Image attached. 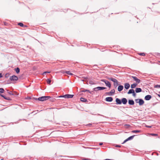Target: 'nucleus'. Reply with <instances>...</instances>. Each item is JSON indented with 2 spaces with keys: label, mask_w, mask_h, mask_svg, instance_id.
<instances>
[{
  "label": "nucleus",
  "mask_w": 160,
  "mask_h": 160,
  "mask_svg": "<svg viewBox=\"0 0 160 160\" xmlns=\"http://www.w3.org/2000/svg\"><path fill=\"white\" fill-rule=\"evenodd\" d=\"M139 55L142 56L145 55V54L144 53H141L139 54Z\"/></svg>",
  "instance_id": "31"
},
{
  "label": "nucleus",
  "mask_w": 160,
  "mask_h": 160,
  "mask_svg": "<svg viewBox=\"0 0 160 160\" xmlns=\"http://www.w3.org/2000/svg\"><path fill=\"white\" fill-rule=\"evenodd\" d=\"M134 90L133 89H130L128 92V94H130L131 93H134Z\"/></svg>",
  "instance_id": "17"
},
{
  "label": "nucleus",
  "mask_w": 160,
  "mask_h": 160,
  "mask_svg": "<svg viewBox=\"0 0 160 160\" xmlns=\"http://www.w3.org/2000/svg\"><path fill=\"white\" fill-rule=\"evenodd\" d=\"M135 100L137 103H139L140 106L143 105L144 103V101L142 99H137Z\"/></svg>",
  "instance_id": "4"
},
{
  "label": "nucleus",
  "mask_w": 160,
  "mask_h": 160,
  "mask_svg": "<svg viewBox=\"0 0 160 160\" xmlns=\"http://www.w3.org/2000/svg\"><path fill=\"white\" fill-rule=\"evenodd\" d=\"M134 135H133V136H132L129 137L128 138H127L124 141V142L122 143V144H123V143H125L128 140H129L132 139L133 138H134Z\"/></svg>",
  "instance_id": "8"
},
{
  "label": "nucleus",
  "mask_w": 160,
  "mask_h": 160,
  "mask_svg": "<svg viewBox=\"0 0 160 160\" xmlns=\"http://www.w3.org/2000/svg\"><path fill=\"white\" fill-rule=\"evenodd\" d=\"M82 160H89V159L88 158H83Z\"/></svg>",
  "instance_id": "38"
},
{
  "label": "nucleus",
  "mask_w": 160,
  "mask_h": 160,
  "mask_svg": "<svg viewBox=\"0 0 160 160\" xmlns=\"http://www.w3.org/2000/svg\"><path fill=\"white\" fill-rule=\"evenodd\" d=\"M73 95L70 94H66L63 96H61L59 97V98H72Z\"/></svg>",
  "instance_id": "2"
},
{
  "label": "nucleus",
  "mask_w": 160,
  "mask_h": 160,
  "mask_svg": "<svg viewBox=\"0 0 160 160\" xmlns=\"http://www.w3.org/2000/svg\"><path fill=\"white\" fill-rule=\"evenodd\" d=\"M101 81L104 82L106 86L108 87L109 88H110L111 84L109 82L105 79L101 80Z\"/></svg>",
  "instance_id": "5"
},
{
  "label": "nucleus",
  "mask_w": 160,
  "mask_h": 160,
  "mask_svg": "<svg viewBox=\"0 0 160 160\" xmlns=\"http://www.w3.org/2000/svg\"><path fill=\"white\" fill-rule=\"evenodd\" d=\"M108 79L110 80H111V81H112L114 82H117V80L116 79H115V78H108Z\"/></svg>",
  "instance_id": "19"
},
{
  "label": "nucleus",
  "mask_w": 160,
  "mask_h": 160,
  "mask_svg": "<svg viewBox=\"0 0 160 160\" xmlns=\"http://www.w3.org/2000/svg\"><path fill=\"white\" fill-rule=\"evenodd\" d=\"M15 70L17 73H18L20 72V69L18 68H15Z\"/></svg>",
  "instance_id": "23"
},
{
  "label": "nucleus",
  "mask_w": 160,
  "mask_h": 160,
  "mask_svg": "<svg viewBox=\"0 0 160 160\" xmlns=\"http://www.w3.org/2000/svg\"><path fill=\"white\" fill-rule=\"evenodd\" d=\"M141 91L142 89L140 88H137L135 90V91L137 93L140 92H141Z\"/></svg>",
  "instance_id": "16"
},
{
  "label": "nucleus",
  "mask_w": 160,
  "mask_h": 160,
  "mask_svg": "<svg viewBox=\"0 0 160 160\" xmlns=\"http://www.w3.org/2000/svg\"><path fill=\"white\" fill-rule=\"evenodd\" d=\"M4 98L5 99H7V100H9V99H10L8 97H5V98Z\"/></svg>",
  "instance_id": "33"
},
{
  "label": "nucleus",
  "mask_w": 160,
  "mask_h": 160,
  "mask_svg": "<svg viewBox=\"0 0 160 160\" xmlns=\"http://www.w3.org/2000/svg\"><path fill=\"white\" fill-rule=\"evenodd\" d=\"M125 126H127V127H129L130 126L129 124H126L125 125Z\"/></svg>",
  "instance_id": "39"
},
{
  "label": "nucleus",
  "mask_w": 160,
  "mask_h": 160,
  "mask_svg": "<svg viewBox=\"0 0 160 160\" xmlns=\"http://www.w3.org/2000/svg\"><path fill=\"white\" fill-rule=\"evenodd\" d=\"M80 100L81 101L83 102H85L87 101V100L85 98H80Z\"/></svg>",
  "instance_id": "22"
},
{
  "label": "nucleus",
  "mask_w": 160,
  "mask_h": 160,
  "mask_svg": "<svg viewBox=\"0 0 160 160\" xmlns=\"http://www.w3.org/2000/svg\"><path fill=\"white\" fill-rule=\"evenodd\" d=\"M88 92H89L90 93H92V92H90L89 91Z\"/></svg>",
  "instance_id": "45"
},
{
  "label": "nucleus",
  "mask_w": 160,
  "mask_h": 160,
  "mask_svg": "<svg viewBox=\"0 0 160 160\" xmlns=\"http://www.w3.org/2000/svg\"><path fill=\"white\" fill-rule=\"evenodd\" d=\"M118 85V81L117 80L116 82H114V85L115 87H117Z\"/></svg>",
  "instance_id": "24"
},
{
  "label": "nucleus",
  "mask_w": 160,
  "mask_h": 160,
  "mask_svg": "<svg viewBox=\"0 0 160 160\" xmlns=\"http://www.w3.org/2000/svg\"><path fill=\"white\" fill-rule=\"evenodd\" d=\"M50 96H42L39 97L38 98V100L39 101H43L47 100L49 98H50Z\"/></svg>",
  "instance_id": "1"
},
{
  "label": "nucleus",
  "mask_w": 160,
  "mask_h": 160,
  "mask_svg": "<svg viewBox=\"0 0 160 160\" xmlns=\"http://www.w3.org/2000/svg\"><path fill=\"white\" fill-rule=\"evenodd\" d=\"M116 147H121L120 146H119V145H117L116 146Z\"/></svg>",
  "instance_id": "41"
},
{
  "label": "nucleus",
  "mask_w": 160,
  "mask_h": 160,
  "mask_svg": "<svg viewBox=\"0 0 160 160\" xmlns=\"http://www.w3.org/2000/svg\"><path fill=\"white\" fill-rule=\"evenodd\" d=\"M88 91H89V90H84L82 91V92H88Z\"/></svg>",
  "instance_id": "34"
},
{
  "label": "nucleus",
  "mask_w": 160,
  "mask_h": 160,
  "mask_svg": "<svg viewBox=\"0 0 160 160\" xmlns=\"http://www.w3.org/2000/svg\"><path fill=\"white\" fill-rule=\"evenodd\" d=\"M50 72H44L43 73L42 75H44V74H46V73H50Z\"/></svg>",
  "instance_id": "29"
},
{
  "label": "nucleus",
  "mask_w": 160,
  "mask_h": 160,
  "mask_svg": "<svg viewBox=\"0 0 160 160\" xmlns=\"http://www.w3.org/2000/svg\"><path fill=\"white\" fill-rule=\"evenodd\" d=\"M66 73L69 75H72L73 74L71 73L70 71H66L65 72Z\"/></svg>",
  "instance_id": "26"
},
{
  "label": "nucleus",
  "mask_w": 160,
  "mask_h": 160,
  "mask_svg": "<svg viewBox=\"0 0 160 160\" xmlns=\"http://www.w3.org/2000/svg\"><path fill=\"white\" fill-rule=\"evenodd\" d=\"M137 85V83H133L131 85V87L132 88H135Z\"/></svg>",
  "instance_id": "18"
},
{
  "label": "nucleus",
  "mask_w": 160,
  "mask_h": 160,
  "mask_svg": "<svg viewBox=\"0 0 160 160\" xmlns=\"http://www.w3.org/2000/svg\"><path fill=\"white\" fill-rule=\"evenodd\" d=\"M99 144L100 145H102L103 144V143L102 142L99 143Z\"/></svg>",
  "instance_id": "40"
},
{
  "label": "nucleus",
  "mask_w": 160,
  "mask_h": 160,
  "mask_svg": "<svg viewBox=\"0 0 160 160\" xmlns=\"http://www.w3.org/2000/svg\"><path fill=\"white\" fill-rule=\"evenodd\" d=\"M91 123H89V124H87V125L88 126H91Z\"/></svg>",
  "instance_id": "42"
},
{
  "label": "nucleus",
  "mask_w": 160,
  "mask_h": 160,
  "mask_svg": "<svg viewBox=\"0 0 160 160\" xmlns=\"http://www.w3.org/2000/svg\"><path fill=\"white\" fill-rule=\"evenodd\" d=\"M1 96L3 97L4 98H5V97H4V95H1Z\"/></svg>",
  "instance_id": "43"
},
{
  "label": "nucleus",
  "mask_w": 160,
  "mask_h": 160,
  "mask_svg": "<svg viewBox=\"0 0 160 160\" xmlns=\"http://www.w3.org/2000/svg\"><path fill=\"white\" fill-rule=\"evenodd\" d=\"M154 87L155 88H160V85H156L154 86Z\"/></svg>",
  "instance_id": "28"
},
{
  "label": "nucleus",
  "mask_w": 160,
  "mask_h": 160,
  "mask_svg": "<svg viewBox=\"0 0 160 160\" xmlns=\"http://www.w3.org/2000/svg\"><path fill=\"white\" fill-rule=\"evenodd\" d=\"M8 93L10 95H13L12 92H8Z\"/></svg>",
  "instance_id": "37"
},
{
  "label": "nucleus",
  "mask_w": 160,
  "mask_h": 160,
  "mask_svg": "<svg viewBox=\"0 0 160 160\" xmlns=\"http://www.w3.org/2000/svg\"><path fill=\"white\" fill-rule=\"evenodd\" d=\"M158 96L160 97V95H158Z\"/></svg>",
  "instance_id": "46"
},
{
  "label": "nucleus",
  "mask_w": 160,
  "mask_h": 160,
  "mask_svg": "<svg viewBox=\"0 0 160 160\" xmlns=\"http://www.w3.org/2000/svg\"><path fill=\"white\" fill-rule=\"evenodd\" d=\"M4 91V89L2 88H0V92L3 93Z\"/></svg>",
  "instance_id": "27"
},
{
  "label": "nucleus",
  "mask_w": 160,
  "mask_h": 160,
  "mask_svg": "<svg viewBox=\"0 0 160 160\" xmlns=\"http://www.w3.org/2000/svg\"><path fill=\"white\" fill-rule=\"evenodd\" d=\"M132 93V95H133V96L135 97V96H136V93H135V92H134V93Z\"/></svg>",
  "instance_id": "35"
},
{
  "label": "nucleus",
  "mask_w": 160,
  "mask_h": 160,
  "mask_svg": "<svg viewBox=\"0 0 160 160\" xmlns=\"http://www.w3.org/2000/svg\"><path fill=\"white\" fill-rule=\"evenodd\" d=\"M132 78L135 81H136L137 83H139L140 82V80L138 79L136 77L132 76Z\"/></svg>",
  "instance_id": "7"
},
{
  "label": "nucleus",
  "mask_w": 160,
  "mask_h": 160,
  "mask_svg": "<svg viewBox=\"0 0 160 160\" xmlns=\"http://www.w3.org/2000/svg\"><path fill=\"white\" fill-rule=\"evenodd\" d=\"M152 98V96L150 95H147L145 97V99L146 100H149Z\"/></svg>",
  "instance_id": "9"
},
{
  "label": "nucleus",
  "mask_w": 160,
  "mask_h": 160,
  "mask_svg": "<svg viewBox=\"0 0 160 160\" xmlns=\"http://www.w3.org/2000/svg\"><path fill=\"white\" fill-rule=\"evenodd\" d=\"M114 89H112L111 91L110 92H108V93L109 94V95H111V94H114Z\"/></svg>",
  "instance_id": "20"
},
{
  "label": "nucleus",
  "mask_w": 160,
  "mask_h": 160,
  "mask_svg": "<svg viewBox=\"0 0 160 160\" xmlns=\"http://www.w3.org/2000/svg\"><path fill=\"white\" fill-rule=\"evenodd\" d=\"M18 25L20 26L21 27H23V24L22 23H19L18 24Z\"/></svg>",
  "instance_id": "30"
},
{
  "label": "nucleus",
  "mask_w": 160,
  "mask_h": 160,
  "mask_svg": "<svg viewBox=\"0 0 160 160\" xmlns=\"http://www.w3.org/2000/svg\"><path fill=\"white\" fill-rule=\"evenodd\" d=\"M47 83L49 84H50V83L51 82V80L49 79H48L47 80Z\"/></svg>",
  "instance_id": "25"
},
{
  "label": "nucleus",
  "mask_w": 160,
  "mask_h": 160,
  "mask_svg": "<svg viewBox=\"0 0 160 160\" xmlns=\"http://www.w3.org/2000/svg\"><path fill=\"white\" fill-rule=\"evenodd\" d=\"M106 88L103 87H98L96 88H94L93 90L95 91H97L98 90H101L106 89Z\"/></svg>",
  "instance_id": "3"
},
{
  "label": "nucleus",
  "mask_w": 160,
  "mask_h": 160,
  "mask_svg": "<svg viewBox=\"0 0 160 160\" xmlns=\"http://www.w3.org/2000/svg\"><path fill=\"white\" fill-rule=\"evenodd\" d=\"M123 87L122 85L119 86L118 88V91L119 92L121 91L123 89Z\"/></svg>",
  "instance_id": "13"
},
{
  "label": "nucleus",
  "mask_w": 160,
  "mask_h": 160,
  "mask_svg": "<svg viewBox=\"0 0 160 160\" xmlns=\"http://www.w3.org/2000/svg\"><path fill=\"white\" fill-rule=\"evenodd\" d=\"M128 103L131 105H133L134 104V101L132 100H129L128 101Z\"/></svg>",
  "instance_id": "15"
},
{
  "label": "nucleus",
  "mask_w": 160,
  "mask_h": 160,
  "mask_svg": "<svg viewBox=\"0 0 160 160\" xmlns=\"http://www.w3.org/2000/svg\"><path fill=\"white\" fill-rule=\"evenodd\" d=\"M146 127L147 128H151L152 127V126H150L146 125Z\"/></svg>",
  "instance_id": "36"
},
{
  "label": "nucleus",
  "mask_w": 160,
  "mask_h": 160,
  "mask_svg": "<svg viewBox=\"0 0 160 160\" xmlns=\"http://www.w3.org/2000/svg\"><path fill=\"white\" fill-rule=\"evenodd\" d=\"M105 100L107 102H111L112 101L113 99L111 97H108L106 98L105 99Z\"/></svg>",
  "instance_id": "10"
},
{
  "label": "nucleus",
  "mask_w": 160,
  "mask_h": 160,
  "mask_svg": "<svg viewBox=\"0 0 160 160\" xmlns=\"http://www.w3.org/2000/svg\"><path fill=\"white\" fill-rule=\"evenodd\" d=\"M116 102L117 104H121L122 103L121 100L118 98H117L116 99Z\"/></svg>",
  "instance_id": "12"
},
{
  "label": "nucleus",
  "mask_w": 160,
  "mask_h": 160,
  "mask_svg": "<svg viewBox=\"0 0 160 160\" xmlns=\"http://www.w3.org/2000/svg\"><path fill=\"white\" fill-rule=\"evenodd\" d=\"M130 84L128 83H126L125 84L124 88L126 89H128L130 88Z\"/></svg>",
  "instance_id": "14"
},
{
  "label": "nucleus",
  "mask_w": 160,
  "mask_h": 160,
  "mask_svg": "<svg viewBox=\"0 0 160 160\" xmlns=\"http://www.w3.org/2000/svg\"><path fill=\"white\" fill-rule=\"evenodd\" d=\"M151 135L152 136H157L158 135L156 134L151 133Z\"/></svg>",
  "instance_id": "32"
},
{
  "label": "nucleus",
  "mask_w": 160,
  "mask_h": 160,
  "mask_svg": "<svg viewBox=\"0 0 160 160\" xmlns=\"http://www.w3.org/2000/svg\"><path fill=\"white\" fill-rule=\"evenodd\" d=\"M132 132L133 133H139L141 132V131L140 130H133Z\"/></svg>",
  "instance_id": "21"
},
{
  "label": "nucleus",
  "mask_w": 160,
  "mask_h": 160,
  "mask_svg": "<svg viewBox=\"0 0 160 160\" xmlns=\"http://www.w3.org/2000/svg\"><path fill=\"white\" fill-rule=\"evenodd\" d=\"M18 77L14 75L10 77V79L11 81H16L18 80Z\"/></svg>",
  "instance_id": "6"
},
{
  "label": "nucleus",
  "mask_w": 160,
  "mask_h": 160,
  "mask_svg": "<svg viewBox=\"0 0 160 160\" xmlns=\"http://www.w3.org/2000/svg\"><path fill=\"white\" fill-rule=\"evenodd\" d=\"M2 77V76L1 75V74H0V78H1Z\"/></svg>",
  "instance_id": "44"
},
{
  "label": "nucleus",
  "mask_w": 160,
  "mask_h": 160,
  "mask_svg": "<svg viewBox=\"0 0 160 160\" xmlns=\"http://www.w3.org/2000/svg\"><path fill=\"white\" fill-rule=\"evenodd\" d=\"M122 102L124 104H125L127 102V100L126 98H123L122 99Z\"/></svg>",
  "instance_id": "11"
}]
</instances>
